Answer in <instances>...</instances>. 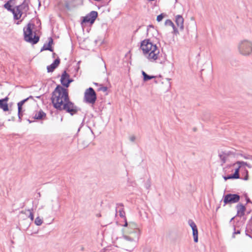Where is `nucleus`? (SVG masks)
<instances>
[{"label": "nucleus", "mask_w": 252, "mask_h": 252, "mask_svg": "<svg viewBox=\"0 0 252 252\" xmlns=\"http://www.w3.org/2000/svg\"><path fill=\"white\" fill-rule=\"evenodd\" d=\"M51 100L54 107L59 110H64L71 116L76 114L78 108L69 98L67 90L58 85L52 94Z\"/></svg>", "instance_id": "1"}, {"label": "nucleus", "mask_w": 252, "mask_h": 252, "mask_svg": "<svg viewBox=\"0 0 252 252\" xmlns=\"http://www.w3.org/2000/svg\"><path fill=\"white\" fill-rule=\"evenodd\" d=\"M123 229V245L126 251H132L138 242L141 231L138 225L134 222H127L125 220Z\"/></svg>", "instance_id": "2"}, {"label": "nucleus", "mask_w": 252, "mask_h": 252, "mask_svg": "<svg viewBox=\"0 0 252 252\" xmlns=\"http://www.w3.org/2000/svg\"><path fill=\"white\" fill-rule=\"evenodd\" d=\"M140 48L145 57L150 62L157 61L160 56L159 48L149 39H145L141 43Z\"/></svg>", "instance_id": "3"}, {"label": "nucleus", "mask_w": 252, "mask_h": 252, "mask_svg": "<svg viewBox=\"0 0 252 252\" xmlns=\"http://www.w3.org/2000/svg\"><path fill=\"white\" fill-rule=\"evenodd\" d=\"M239 53L244 56H248L252 54V41L248 39H242L237 44Z\"/></svg>", "instance_id": "4"}, {"label": "nucleus", "mask_w": 252, "mask_h": 252, "mask_svg": "<svg viewBox=\"0 0 252 252\" xmlns=\"http://www.w3.org/2000/svg\"><path fill=\"white\" fill-rule=\"evenodd\" d=\"M29 0H24L21 4L15 7L13 14L14 19L19 20L22 18L23 20L27 16V12L29 10Z\"/></svg>", "instance_id": "5"}, {"label": "nucleus", "mask_w": 252, "mask_h": 252, "mask_svg": "<svg viewBox=\"0 0 252 252\" xmlns=\"http://www.w3.org/2000/svg\"><path fill=\"white\" fill-rule=\"evenodd\" d=\"M34 27L33 24L29 23L27 27L24 29V38L26 41L36 44L39 41V37L33 34L32 29Z\"/></svg>", "instance_id": "6"}, {"label": "nucleus", "mask_w": 252, "mask_h": 252, "mask_svg": "<svg viewBox=\"0 0 252 252\" xmlns=\"http://www.w3.org/2000/svg\"><path fill=\"white\" fill-rule=\"evenodd\" d=\"M236 154L232 151H221L219 153V157L221 162V165L226 162H231L236 157Z\"/></svg>", "instance_id": "7"}, {"label": "nucleus", "mask_w": 252, "mask_h": 252, "mask_svg": "<svg viewBox=\"0 0 252 252\" xmlns=\"http://www.w3.org/2000/svg\"><path fill=\"white\" fill-rule=\"evenodd\" d=\"M84 100L88 103L94 104L96 100V94L92 88L86 90L84 94Z\"/></svg>", "instance_id": "8"}, {"label": "nucleus", "mask_w": 252, "mask_h": 252, "mask_svg": "<svg viewBox=\"0 0 252 252\" xmlns=\"http://www.w3.org/2000/svg\"><path fill=\"white\" fill-rule=\"evenodd\" d=\"M240 200V196L236 194H227L223 196L224 205L238 202Z\"/></svg>", "instance_id": "9"}, {"label": "nucleus", "mask_w": 252, "mask_h": 252, "mask_svg": "<svg viewBox=\"0 0 252 252\" xmlns=\"http://www.w3.org/2000/svg\"><path fill=\"white\" fill-rule=\"evenodd\" d=\"M97 16V12L94 11H91L89 15L84 17L83 22L84 23H94Z\"/></svg>", "instance_id": "10"}, {"label": "nucleus", "mask_w": 252, "mask_h": 252, "mask_svg": "<svg viewBox=\"0 0 252 252\" xmlns=\"http://www.w3.org/2000/svg\"><path fill=\"white\" fill-rule=\"evenodd\" d=\"M188 223L192 229L194 241L196 243L198 242V230L196 225L191 220H189Z\"/></svg>", "instance_id": "11"}, {"label": "nucleus", "mask_w": 252, "mask_h": 252, "mask_svg": "<svg viewBox=\"0 0 252 252\" xmlns=\"http://www.w3.org/2000/svg\"><path fill=\"white\" fill-rule=\"evenodd\" d=\"M69 76L68 74H67V73L65 71H64L62 76H61V83L62 84L66 87H68L69 86V85L70 84V83H71L72 80L71 79H70L69 78Z\"/></svg>", "instance_id": "12"}, {"label": "nucleus", "mask_w": 252, "mask_h": 252, "mask_svg": "<svg viewBox=\"0 0 252 252\" xmlns=\"http://www.w3.org/2000/svg\"><path fill=\"white\" fill-rule=\"evenodd\" d=\"M30 98H32V96H30V97L21 101L18 103V117H19V119L20 121H21V117L22 116V106Z\"/></svg>", "instance_id": "13"}, {"label": "nucleus", "mask_w": 252, "mask_h": 252, "mask_svg": "<svg viewBox=\"0 0 252 252\" xmlns=\"http://www.w3.org/2000/svg\"><path fill=\"white\" fill-rule=\"evenodd\" d=\"M30 98H32V96H30V97L21 101L18 103V117H19V119L20 121H21V117L22 116V106Z\"/></svg>", "instance_id": "14"}, {"label": "nucleus", "mask_w": 252, "mask_h": 252, "mask_svg": "<svg viewBox=\"0 0 252 252\" xmlns=\"http://www.w3.org/2000/svg\"><path fill=\"white\" fill-rule=\"evenodd\" d=\"M176 23L177 27L181 30H184V19L183 17L180 15L176 16Z\"/></svg>", "instance_id": "15"}, {"label": "nucleus", "mask_w": 252, "mask_h": 252, "mask_svg": "<svg viewBox=\"0 0 252 252\" xmlns=\"http://www.w3.org/2000/svg\"><path fill=\"white\" fill-rule=\"evenodd\" d=\"M237 165L238 166V167H237V168L235 169L234 173L233 175H229L226 177H224V179L225 180H227L228 179H238V178H239V172L240 168H241V167L240 166V165Z\"/></svg>", "instance_id": "16"}, {"label": "nucleus", "mask_w": 252, "mask_h": 252, "mask_svg": "<svg viewBox=\"0 0 252 252\" xmlns=\"http://www.w3.org/2000/svg\"><path fill=\"white\" fill-rule=\"evenodd\" d=\"M46 114L42 110L36 111L33 116V118L36 120H43L46 118Z\"/></svg>", "instance_id": "17"}, {"label": "nucleus", "mask_w": 252, "mask_h": 252, "mask_svg": "<svg viewBox=\"0 0 252 252\" xmlns=\"http://www.w3.org/2000/svg\"><path fill=\"white\" fill-rule=\"evenodd\" d=\"M60 62V61L59 59H56L53 62V63H52L51 65L47 66V69L48 72H53L54 70L59 65Z\"/></svg>", "instance_id": "18"}, {"label": "nucleus", "mask_w": 252, "mask_h": 252, "mask_svg": "<svg viewBox=\"0 0 252 252\" xmlns=\"http://www.w3.org/2000/svg\"><path fill=\"white\" fill-rule=\"evenodd\" d=\"M236 208L237 212V215L238 216L242 217L244 215L246 208L243 205L238 204L237 205Z\"/></svg>", "instance_id": "19"}, {"label": "nucleus", "mask_w": 252, "mask_h": 252, "mask_svg": "<svg viewBox=\"0 0 252 252\" xmlns=\"http://www.w3.org/2000/svg\"><path fill=\"white\" fill-rule=\"evenodd\" d=\"M236 165H240V166H241V167H243L244 166H246V165H247V163L246 162H244L243 161H238L234 163L233 164H230L227 165L224 168V169L229 168L232 166H236Z\"/></svg>", "instance_id": "20"}, {"label": "nucleus", "mask_w": 252, "mask_h": 252, "mask_svg": "<svg viewBox=\"0 0 252 252\" xmlns=\"http://www.w3.org/2000/svg\"><path fill=\"white\" fill-rule=\"evenodd\" d=\"M32 209H28L25 211H22L21 214H25L27 215L28 217L32 221L34 220V216L32 213Z\"/></svg>", "instance_id": "21"}, {"label": "nucleus", "mask_w": 252, "mask_h": 252, "mask_svg": "<svg viewBox=\"0 0 252 252\" xmlns=\"http://www.w3.org/2000/svg\"><path fill=\"white\" fill-rule=\"evenodd\" d=\"M53 39L52 38H49V42H48V43L47 44V47H46V44H44L42 47V48L41 49V51H43V50H49L50 51H52L53 50L52 49V47H51V45L53 44Z\"/></svg>", "instance_id": "22"}, {"label": "nucleus", "mask_w": 252, "mask_h": 252, "mask_svg": "<svg viewBox=\"0 0 252 252\" xmlns=\"http://www.w3.org/2000/svg\"><path fill=\"white\" fill-rule=\"evenodd\" d=\"M142 74L143 76V80L144 81H147L149 80L157 78L156 76H150L148 75L144 71H142Z\"/></svg>", "instance_id": "23"}, {"label": "nucleus", "mask_w": 252, "mask_h": 252, "mask_svg": "<svg viewBox=\"0 0 252 252\" xmlns=\"http://www.w3.org/2000/svg\"><path fill=\"white\" fill-rule=\"evenodd\" d=\"M0 109H2L4 111H7L9 110L7 103H5L1 99H0Z\"/></svg>", "instance_id": "24"}, {"label": "nucleus", "mask_w": 252, "mask_h": 252, "mask_svg": "<svg viewBox=\"0 0 252 252\" xmlns=\"http://www.w3.org/2000/svg\"><path fill=\"white\" fill-rule=\"evenodd\" d=\"M4 7L7 10L13 13V14H14V11H15V7L14 8H11V5L10 3V1H7L6 3L4 4Z\"/></svg>", "instance_id": "25"}, {"label": "nucleus", "mask_w": 252, "mask_h": 252, "mask_svg": "<svg viewBox=\"0 0 252 252\" xmlns=\"http://www.w3.org/2000/svg\"><path fill=\"white\" fill-rule=\"evenodd\" d=\"M165 25L172 27L173 28L174 32L175 33L178 32L177 30L175 28L173 23L170 20H169V19L166 20L165 22Z\"/></svg>", "instance_id": "26"}, {"label": "nucleus", "mask_w": 252, "mask_h": 252, "mask_svg": "<svg viewBox=\"0 0 252 252\" xmlns=\"http://www.w3.org/2000/svg\"><path fill=\"white\" fill-rule=\"evenodd\" d=\"M94 84L96 86H98L99 87L97 89L98 91H102L103 92H106L107 90V88L106 87H103L102 85H99L97 83H94Z\"/></svg>", "instance_id": "27"}, {"label": "nucleus", "mask_w": 252, "mask_h": 252, "mask_svg": "<svg viewBox=\"0 0 252 252\" xmlns=\"http://www.w3.org/2000/svg\"><path fill=\"white\" fill-rule=\"evenodd\" d=\"M34 223L37 226H40L43 223V220L39 217H37L35 219Z\"/></svg>", "instance_id": "28"}, {"label": "nucleus", "mask_w": 252, "mask_h": 252, "mask_svg": "<svg viewBox=\"0 0 252 252\" xmlns=\"http://www.w3.org/2000/svg\"><path fill=\"white\" fill-rule=\"evenodd\" d=\"M166 16V14L165 13H161V14L158 15L157 18V20L158 22H160L163 19L164 17Z\"/></svg>", "instance_id": "29"}, {"label": "nucleus", "mask_w": 252, "mask_h": 252, "mask_svg": "<svg viewBox=\"0 0 252 252\" xmlns=\"http://www.w3.org/2000/svg\"><path fill=\"white\" fill-rule=\"evenodd\" d=\"M118 213L121 217H125V213L123 209H120L118 211Z\"/></svg>", "instance_id": "30"}, {"label": "nucleus", "mask_w": 252, "mask_h": 252, "mask_svg": "<svg viewBox=\"0 0 252 252\" xmlns=\"http://www.w3.org/2000/svg\"><path fill=\"white\" fill-rule=\"evenodd\" d=\"M129 139L130 141L131 142H134L135 139H136V137L132 135H130L129 137Z\"/></svg>", "instance_id": "31"}, {"label": "nucleus", "mask_w": 252, "mask_h": 252, "mask_svg": "<svg viewBox=\"0 0 252 252\" xmlns=\"http://www.w3.org/2000/svg\"><path fill=\"white\" fill-rule=\"evenodd\" d=\"M8 99H9V98L8 97H5L4 98L1 99V100L5 103H7V101H8Z\"/></svg>", "instance_id": "32"}, {"label": "nucleus", "mask_w": 252, "mask_h": 252, "mask_svg": "<svg viewBox=\"0 0 252 252\" xmlns=\"http://www.w3.org/2000/svg\"><path fill=\"white\" fill-rule=\"evenodd\" d=\"M248 170H246V174H247V175H246V176H245V178H244V179H245V180H248Z\"/></svg>", "instance_id": "33"}, {"label": "nucleus", "mask_w": 252, "mask_h": 252, "mask_svg": "<svg viewBox=\"0 0 252 252\" xmlns=\"http://www.w3.org/2000/svg\"><path fill=\"white\" fill-rule=\"evenodd\" d=\"M246 166H247L248 168H251L252 167V166L251 164H248V163H247V165H246Z\"/></svg>", "instance_id": "34"}, {"label": "nucleus", "mask_w": 252, "mask_h": 252, "mask_svg": "<svg viewBox=\"0 0 252 252\" xmlns=\"http://www.w3.org/2000/svg\"><path fill=\"white\" fill-rule=\"evenodd\" d=\"M240 231L239 230H237V231H235L234 232V234H240Z\"/></svg>", "instance_id": "35"}, {"label": "nucleus", "mask_w": 252, "mask_h": 252, "mask_svg": "<svg viewBox=\"0 0 252 252\" xmlns=\"http://www.w3.org/2000/svg\"><path fill=\"white\" fill-rule=\"evenodd\" d=\"M244 158L246 159H250V157H246V156H244Z\"/></svg>", "instance_id": "36"}, {"label": "nucleus", "mask_w": 252, "mask_h": 252, "mask_svg": "<svg viewBox=\"0 0 252 252\" xmlns=\"http://www.w3.org/2000/svg\"><path fill=\"white\" fill-rule=\"evenodd\" d=\"M250 225L252 226L251 231H252V218L251 220V224Z\"/></svg>", "instance_id": "37"}, {"label": "nucleus", "mask_w": 252, "mask_h": 252, "mask_svg": "<svg viewBox=\"0 0 252 252\" xmlns=\"http://www.w3.org/2000/svg\"><path fill=\"white\" fill-rule=\"evenodd\" d=\"M247 203L251 202L250 199L248 198L247 199Z\"/></svg>", "instance_id": "38"}, {"label": "nucleus", "mask_w": 252, "mask_h": 252, "mask_svg": "<svg viewBox=\"0 0 252 252\" xmlns=\"http://www.w3.org/2000/svg\"><path fill=\"white\" fill-rule=\"evenodd\" d=\"M166 80L168 81H169L170 80V79H168V78H166Z\"/></svg>", "instance_id": "39"}]
</instances>
